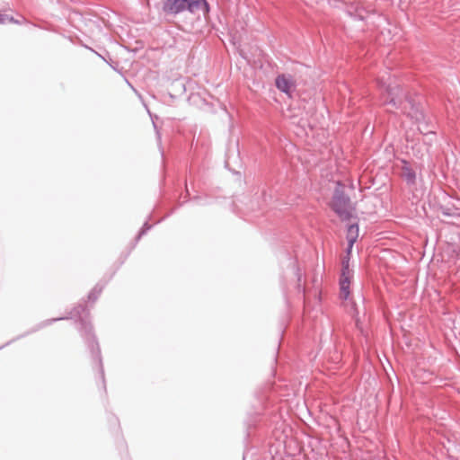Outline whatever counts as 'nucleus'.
Listing matches in <instances>:
<instances>
[{
    "instance_id": "nucleus-1",
    "label": "nucleus",
    "mask_w": 460,
    "mask_h": 460,
    "mask_svg": "<svg viewBox=\"0 0 460 460\" xmlns=\"http://www.w3.org/2000/svg\"><path fill=\"white\" fill-rule=\"evenodd\" d=\"M377 84L381 87H385L388 93L389 101L387 102V105H391L395 110H401L408 118L414 120V123L417 124L418 130H421L420 123L424 119V114L422 111L420 110L419 106L413 103L402 89L386 85L384 78H378Z\"/></svg>"
},
{
    "instance_id": "nucleus-2",
    "label": "nucleus",
    "mask_w": 460,
    "mask_h": 460,
    "mask_svg": "<svg viewBox=\"0 0 460 460\" xmlns=\"http://www.w3.org/2000/svg\"><path fill=\"white\" fill-rule=\"evenodd\" d=\"M358 236V226L356 223L349 226L347 231L348 249L347 255L342 259V269L340 279V296L341 299H348L349 296V285L350 280L353 277V271L349 269V255L354 243L357 241Z\"/></svg>"
},
{
    "instance_id": "nucleus-3",
    "label": "nucleus",
    "mask_w": 460,
    "mask_h": 460,
    "mask_svg": "<svg viewBox=\"0 0 460 460\" xmlns=\"http://www.w3.org/2000/svg\"><path fill=\"white\" fill-rule=\"evenodd\" d=\"M164 9L170 13H179L184 10L195 13L201 10L206 14L208 12V4L205 0H167Z\"/></svg>"
},
{
    "instance_id": "nucleus-4",
    "label": "nucleus",
    "mask_w": 460,
    "mask_h": 460,
    "mask_svg": "<svg viewBox=\"0 0 460 460\" xmlns=\"http://www.w3.org/2000/svg\"><path fill=\"white\" fill-rule=\"evenodd\" d=\"M332 208L341 220H348L352 217L349 199L340 190H336L334 192Z\"/></svg>"
},
{
    "instance_id": "nucleus-5",
    "label": "nucleus",
    "mask_w": 460,
    "mask_h": 460,
    "mask_svg": "<svg viewBox=\"0 0 460 460\" xmlns=\"http://www.w3.org/2000/svg\"><path fill=\"white\" fill-rule=\"evenodd\" d=\"M276 86L279 91L291 96L295 90V82L290 75H280L276 79Z\"/></svg>"
},
{
    "instance_id": "nucleus-6",
    "label": "nucleus",
    "mask_w": 460,
    "mask_h": 460,
    "mask_svg": "<svg viewBox=\"0 0 460 460\" xmlns=\"http://www.w3.org/2000/svg\"><path fill=\"white\" fill-rule=\"evenodd\" d=\"M14 20L13 17H9L6 14L0 13V23H5V22H13Z\"/></svg>"
},
{
    "instance_id": "nucleus-7",
    "label": "nucleus",
    "mask_w": 460,
    "mask_h": 460,
    "mask_svg": "<svg viewBox=\"0 0 460 460\" xmlns=\"http://www.w3.org/2000/svg\"><path fill=\"white\" fill-rule=\"evenodd\" d=\"M413 178H414V175H413V174H411V173H408V175H407V179H408L409 181H412V180H413Z\"/></svg>"
},
{
    "instance_id": "nucleus-8",
    "label": "nucleus",
    "mask_w": 460,
    "mask_h": 460,
    "mask_svg": "<svg viewBox=\"0 0 460 460\" xmlns=\"http://www.w3.org/2000/svg\"><path fill=\"white\" fill-rule=\"evenodd\" d=\"M93 293H91V294L89 295V298H90V299H92V298H93Z\"/></svg>"
},
{
    "instance_id": "nucleus-9",
    "label": "nucleus",
    "mask_w": 460,
    "mask_h": 460,
    "mask_svg": "<svg viewBox=\"0 0 460 460\" xmlns=\"http://www.w3.org/2000/svg\"><path fill=\"white\" fill-rule=\"evenodd\" d=\"M243 58H244V59H247L248 61H250V60H249V58H248V57L243 56Z\"/></svg>"
}]
</instances>
